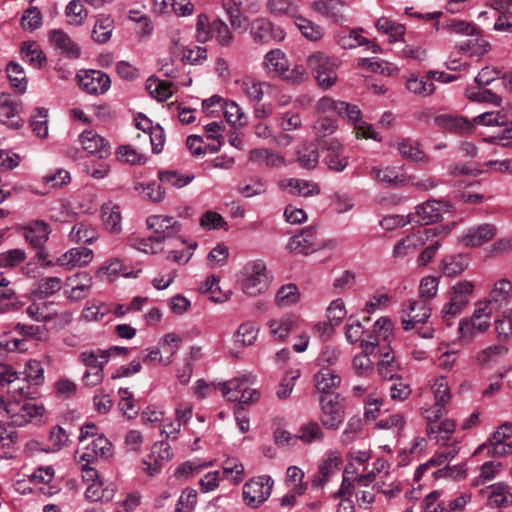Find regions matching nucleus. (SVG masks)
I'll list each match as a JSON object with an SVG mask.
<instances>
[{
	"label": "nucleus",
	"instance_id": "33",
	"mask_svg": "<svg viewBox=\"0 0 512 512\" xmlns=\"http://www.w3.org/2000/svg\"><path fill=\"white\" fill-rule=\"evenodd\" d=\"M319 162V146L315 142H303L297 150V163L303 169L312 170Z\"/></svg>",
	"mask_w": 512,
	"mask_h": 512
},
{
	"label": "nucleus",
	"instance_id": "34",
	"mask_svg": "<svg viewBox=\"0 0 512 512\" xmlns=\"http://www.w3.org/2000/svg\"><path fill=\"white\" fill-rule=\"evenodd\" d=\"M115 492V484L104 486L103 481H94L86 488L85 498L91 502L107 503L114 498Z\"/></svg>",
	"mask_w": 512,
	"mask_h": 512
},
{
	"label": "nucleus",
	"instance_id": "37",
	"mask_svg": "<svg viewBox=\"0 0 512 512\" xmlns=\"http://www.w3.org/2000/svg\"><path fill=\"white\" fill-rule=\"evenodd\" d=\"M469 265V258L464 254L448 255L442 259L441 272L448 277H455L464 272Z\"/></svg>",
	"mask_w": 512,
	"mask_h": 512
},
{
	"label": "nucleus",
	"instance_id": "14",
	"mask_svg": "<svg viewBox=\"0 0 512 512\" xmlns=\"http://www.w3.org/2000/svg\"><path fill=\"white\" fill-rule=\"evenodd\" d=\"M172 456L171 447L166 441L156 442L151 454L143 460L144 470L149 476H155L172 459Z\"/></svg>",
	"mask_w": 512,
	"mask_h": 512
},
{
	"label": "nucleus",
	"instance_id": "29",
	"mask_svg": "<svg viewBox=\"0 0 512 512\" xmlns=\"http://www.w3.org/2000/svg\"><path fill=\"white\" fill-rule=\"evenodd\" d=\"M50 232V227L46 222L35 220L25 228L24 236L32 247L40 248L49 239Z\"/></svg>",
	"mask_w": 512,
	"mask_h": 512
},
{
	"label": "nucleus",
	"instance_id": "60",
	"mask_svg": "<svg viewBox=\"0 0 512 512\" xmlns=\"http://www.w3.org/2000/svg\"><path fill=\"white\" fill-rule=\"evenodd\" d=\"M508 353V347L502 344L489 346L477 354V362L484 366L497 362Z\"/></svg>",
	"mask_w": 512,
	"mask_h": 512
},
{
	"label": "nucleus",
	"instance_id": "32",
	"mask_svg": "<svg viewBox=\"0 0 512 512\" xmlns=\"http://www.w3.org/2000/svg\"><path fill=\"white\" fill-rule=\"evenodd\" d=\"M68 280L72 285L71 290L67 293L68 299L71 301H79L89 295L93 284V279L89 274H76Z\"/></svg>",
	"mask_w": 512,
	"mask_h": 512
},
{
	"label": "nucleus",
	"instance_id": "52",
	"mask_svg": "<svg viewBox=\"0 0 512 512\" xmlns=\"http://www.w3.org/2000/svg\"><path fill=\"white\" fill-rule=\"evenodd\" d=\"M70 238L76 243L91 244L98 238V232L90 224L77 223L70 232Z\"/></svg>",
	"mask_w": 512,
	"mask_h": 512
},
{
	"label": "nucleus",
	"instance_id": "46",
	"mask_svg": "<svg viewBox=\"0 0 512 512\" xmlns=\"http://www.w3.org/2000/svg\"><path fill=\"white\" fill-rule=\"evenodd\" d=\"M33 294L39 298H47L62 288V280L59 277H44L39 279L35 284Z\"/></svg>",
	"mask_w": 512,
	"mask_h": 512
},
{
	"label": "nucleus",
	"instance_id": "26",
	"mask_svg": "<svg viewBox=\"0 0 512 512\" xmlns=\"http://www.w3.org/2000/svg\"><path fill=\"white\" fill-rule=\"evenodd\" d=\"M280 186L292 196L310 197L320 193V188L316 183L303 179H286L281 182Z\"/></svg>",
	"mask_w": 512,
	"mask_h": 512
},
{
	"label": "nucleus",
	"instance_id": "63",
	"mask_svg": "<svg viewBox=\"0 0 512 512\" xmlns=\"http://www.w3.org/2000/svg\"><path fill=\"white\" fill-rule=\"evenodd\" d=\"M459 49L469 56H483L490 49V44L482 37H476L462 42Z\"/></svg>",
	"mask_w": 512,
	"mask_h": 512
},
{
	"label": "nucleus",
	"instance_id": "59",
	"mask_svg": "<svg viewBox=\"0 0 512 512\" xmlns=\"http://www.w3.org/2000/svg\"><path fill=\"white\" fill-rule=\"evenodd\" d=\"M300 293L295 284L282 286L276 294L275 301L280 307H289L299 301Z\"/></svg>",
	"mask_w": 512,
	"mask_h": 512
},
{
	"label": "nucleus",
	"instance_id": "45",
	"mask_svg": "<svg viewBox=\"0 0 512 512\" xmlns=\"http://www.w3.org/2000/svg\"><path fill=\"white\" fill-rule=\"evenodd\" d=\"M400 364L395 360V356L390 351L381 352V359L378 362V373L384 380H394L399 376Z\"/></svg>",
	"mask_w": 512,
	"mask_h": 512
},
{
	"label": "nucleus",
	"instance_id": "9",
	"mask_svg": "<svg viewBox=\"0 0 512 512\" xmlns=\"http://www.w3.org/2000/svg\"><path fill=\"white\" fill-rule=\"evenodd\" d=\"M222 6L226 11L231 26L235 30L245 31L248 27V19L243 16L241 10L256 12L258 9L256 0H222Z\"/></svg>",
	"mask_w": 512,
	"mask_h": 512
},
{
	"label": "nucleus",
	"instance_id": "27",
	"mask_svg": "<svg viewBox=\"0 0 512 512\" xmlns=\"http://www.w3.org/2000/svg\"><path fill=\"white\" fill-rule=\"evenodd\" d=\"M362 28H344L334 32L333 37L335 42L343 49H353L361 45L370 44V40L363 37Z\"/></svg>",
	"mask_w": 512,
	"mask_h": 512
},
{
	"label": "nucleus",
	"instance_id": "4",
	"mask_svg": "<svg viewBox=\"0 0 512 512\" xmlns=\"http://www.w3.org/2000/svg\"><path fill=\"white\" fill-rule=\"evenodd\" d=\"M273 484L272 478L268 475H261L248 480L242 491L245 504L252 509L259 508L270 497Z\"/></svg>",
	"mask_w": 512,
	"mask_h": 512
},
{
	"label": "nucleus",
	"instance_id": "15",
	"mask_svg": "<svg viewBox=\"0 0 512 512\" xmlns=\"http://www.w3.org/2000/svg\"><path fill=\"white\" fill-rule=\"evenodd\" d=\"M79 142L83 150L100 159H105L111 155L109 142L94 130L83 131L79 135Z\"/></svg>",
	"mask_w": 512,
	"mask_h": 512
},
{
	"label": "nucleus",
	"instance_id": "25",
	"mask_svg": "<svg viewBox=\"0 0 512 512\" xmlns=\"http://www.w3.org/2000/svg\"><path fill=\"white\" fill-rule=\"evenodd\" d=\"M93 259V252L86 247L72 248L57 258L56 263L63 267H81L89 264Z\"/></svg>",
	"mask_w": 512,
	"mask_h": 512
},
{
	"label": "nucleus",
	"instance_id": "5",
	"mask_svg": "<svg viewBox=\"0 0 512 512\" xmlns=\"http://www.w3.org/2000/svg\"><path fill=\"white\" fill-rule=\"evenodd\" d=\"M473 290L474 284L466 280L460 281L452 287L449 302L441 311L444 321L449 323L455 316L462 313L470 301Z\"/></svg>",
	"mask_w": 512,
	"mask_h": 512
},
{
	"label": "nucleus",
	"instance_id": "40",
	"mask_svg": "<svg viewBox=\"0 0 512 512\" xmlns=\"http://www.w3.org/2000/svg\"><path fill=\"white\" fill-rule=\"evenodd\" d=\"M263 64L269 74L281 77L287 68L288 60L284 52L274 49L265 55Z\"/></svg>",
	"mask_w": 512,
	"mask_h": 512
},
{
	"label": "nucleus",
	"instance_id": "51",
	"mask_svg": "<svg viewBox=\"0 0 512 512\" xmlns=\"http://www.w3.org/2000/svg\"><path fill=\"white\" fill-rule=\"evenodd\" d=\"M295 25L298 27L302 35L310 41H319L324 36V29L321 25L302 16L295 18Z\"/></svg>",
	"mask_w": 512,
	"mask_h": 512
},
{
	"label": "nucleus",
	"instance_id": "43",
	"mask_svg": "<svg viewBox=\"0 0 512 512\" xmlns=\"http://www.w3.org/2000/svg\"><path fill=\"white\" fill-rule=\"evenodd\" d=\"M249 160L267 167H279L284 163V158L280 154L266 148L252 149L249 152Z\"/></svg>",
	"mask_w": 512,
	"mask_h": 512
},
{
	"label": "nucleus",
	"instance_id": "36",
	"mask_svg": "<svg viewBox=\"0 0 512 512\" xmlns=\"http://www.w3.org/2000/svg\"><path fill=\"white\" fill-rule=\"evenodd\" d=\"M512 503V493L508 485L499 482L490 486L487 505L491 508H505Z\"/></svg>",
	"mask_w": 512,
	"mask_h": 512
},
{
	"label": "nucleus",
	"instance_id": "7",
	"mask_svg": "<svg viewBox=\"0 0 512 512\" xmlns=\"http://www.w3.org/2000/svg\"><path fill=\"white\" fill-rule=\"evenodd\" d=\"M311 8L321 17L336 25L349 21V4L343 0H315Z\"/></svg>",
	"mask_w": 512,
	"mask_h": 512
},
{
	"label": "nucleus",
	"instance_id": "28",
	"mask_svg": "<svg viewBox=\"0 0 512 512\" xmlns=\"http://www.w3.org/2000/svg\"><path fill=\"white\" fill-rule=\"evenodd\" d=\"M20 378L18 373L14 371L11 367H4V369L0 372V385L3 383H7L11 385L9 389V393L12 394V397L16 400L17 397L32 399V395L34 394L31 391V385L26 386L14 385Z\"/></svg>",
	"mask_w": 512,
	"mask_h": 512
},
{
	"label": "nucleus",
	"instance_id": "12",
	"mask_svg": "<svg viewBox=\"0 0 512 512\" xmlns=\"http://www.w3.org/2000/svg\"><path fill=\"white\" fill-rule=\"evenodd\" d=\"M392 322L387 317L379 318L365 339H362L360 346L366 354H372L381 341H387L392 335Z\"/></svg>",
	"mask_w": 512,
	"mask_h": 512
},
{
	"label": "nucleus",
	"instance_id": "39",
	"mask_svg": "<svg viewBox=\"0 0 512 512\" xmlns=\"http://www.w3.org/2000/svg\"><path fill=\"white\" fill-rule=\"evenodd\" d=\"M490 324L487 318L475 321L474 318L462 319L459 323L460 337L466 342H471L477 333L485 332Z\"/></svg>",
	"mask_w": 512,
	"mask_h": 512
},
{
	"label": "nucleus",
	"instance_id": "1",
	"mask_svg": "<svg viewBox=\"0 0 512 512\" xmlns=\"http://www.w3.org/2000/svg\"><path fill=\"white\" fill-rule=\"evenodd\" d=\"M271 278L266 264L262 260L248 261L239 273L241 289L248 296H258L266 292Z\"/></svg>",
	"mask_w": 512,
	"mask_h": 512
},
{
	"label": "nucleus",
	"instance_id": "8",
	"mask_svg": "<svg viewBox=\"0 0 512 512\" xmlns=\"http://www.w3.org/2000/svg\"><path fill=\"white\" fill-rule=\"evenodd\" d=\"M76 78L82 90L92 95H103L111 86L110 77L100 70H79Z\"/></svg>",
	"mask_w": 512,
	"mask_h": 512
},
{
	"label": "nucleus",
	"instance_id": "41",
	"mask_svg": "<svg viewBox=\"0 0 512 512\" xmlns=\"http://www.w3.org/2000/svg\"><path fill=\"white\" fill-rule=\"evenodd\" d=\"M372 179L388 187H398L404 183L403 175H400L392 167H373L370 171Z\"/></svg>",
	"mask_w": 512,
	"mask_h": 512
},
{
	"label": "nucleus",
	"instance_id": "55",
	"mask_svg": "<svg viewBox=\"0 0 512 512\" xmlns=\"http://www.w3.org/2000/svg\"><path fill=\"white\" fill-rule=\"evenodd\" d=\"M134 190L143 194V198L155 203L163 201L166 196L165 189L155 181L148 184L136 183Z\"/></svg>",
	"mask_w": 512,
	"mask_h": 512
},
{
	"label": "nucleus",
	"instance_id": "50",
	"mask_svg": "<svg viewBox=\"0 0 512 512\" xmlns=\"http://www.w3.org/2000/svg\"><path fill=\"white\" fill-rule=\"evenodd\" d=\"M23 305L24 302L13 287H4L3 293H0V313L18 311Z\"/></svg>",
	"mask_w": 512,
	"mask_h": 512
},
{
	"label": "nucleus",
	"instance_id": "6",
	"mask_svg": "<svg viewBox=\"0 0 512 512\" xmlns=\"http://www.w3.org/2000/svg\"><path fill=\"white\" fill-rule=\"evenodd\" d=\"M440 232L439 227L424 228L402 238L394 246L393 256L402 258L415 252L418 248L432 241Z\"/></svg>",
	"mask_w": 512,
	"mask_h": 512
},
{
	"label": "nucleus",
	"instance_id": "16",
	"mask_svg": "<svg viewBox=\"0 0 512 512\" xmlns=\"http://www.w3.org/2000/svg\"><path fill=\"white\" fill-rule=\"evenodd\" d=\"M43 413L44 407L32 402H24L21 406L18 402H14L7 409V415L11 419V424L18 427L26 425L33 418L41 416Z\"/></svg>",
	"mask_w": 512,
	"mask_h": 512
},
{
	"label": "nucleus",
	"instance_id": "2",
	"mask_svg": "<svg viewBox=\"0 0 512 512\" xmlns=\"http://www.w3.org/2000/svg\"><path fill=\"white\" fill-rule=\"evenodd\" d=\"M307 65L311 69L318 85L322 89H329L337 81V61L322 52H316L307 58Z\"/></svg>",
	"mask_w": 512,
	"mask_h": 512
},
{
	"label": "nucleus",
	"instance_id": "48",
	"mask_svg": "<svg viewBox=\"0 0 512 512\" xmlns=\"http://www.w3.org/2000/svg\"><path fill=\"white\" fill-rule=\"evenodd\" d=\"M250 376L244 375L242 378H233L226 382L220 383V390L223 396L227 397L229 401H236L238 395L249 387L246 384L249 382Z\"/></svg>",
	"mask_w": 512,
	"mask_h": 512
},
{
	"label": "nucleus",
	"instance_id": "62",
	"mask_svg": "<svg viewBox=\"0 0 512 512\" xmlns=\"http://www.w3.org/2000/svg\"><path fill=\"white\" fill-rule=\"evenodd\" d=\"M304 472L297 466H289L286 471V483L298 495L304 494L307 489V483L303 482Z\"/></svg>",
	"mask_w": 512,
	"mask_h": 512
},
{
	"label": "nucleus",
	"instance_id": "17",
	"mask_svg": "<svg viewBox=\"0 0 512 512\" xmlns=\"http://www.w3.org/2000/svg\"><path fill=\"white\" fill-rule=\"evenodd\" d=\"M404 305L407 306L408 318L402 319V327L406 331L425 324L431 316V307L426 301L409 300Z\"/></svg>",
	"mask_w": 512,
	"mask_h": 512
},
{
	"label": "nucleus",
	"instance_id": "47",
	"mask_svg": "<svg viewBox=\"0 0 512 512\" xmlns=\"http://www.w3.org/2000/svg\"><path fill=\"white\" fill-rule=\"evenodd\" d=\"M378 31L389 36L391 42L400 41L405 34V26L389 19L381 17L375 24Z\"/></svg>",
	"mask_w": 512,
	"mask_h": 512
},
{
	"label": "nucleus",
	"instance_id": "58",
	"mask_svg": "<svg viewBox=\"0 0 512 512\" xmlns=\"http://www.w3.org/2000/svg\"><path fill=\"white\" fill-rule=\"evenodd\" d=\"M158 178L162 183L169 184L175 188H182L192 182L194 174L183 175L174 170H161L158 172Z\"/></svg>",
	"mask_w": 512,
	"mask_h": 512
},
{
	"label": "nucleus",
	"instance_id": "20",
	"mask_svg": "<svg viewBox=\"0 0 512 512\" xmlns=\"http://www.w3.org/2000/svg\"><path fill=\"white\" fill-rule=\"evenodd\" d=\"M342 464V456L337 451H331L319 464L318 471L312 479L313 488H322L328 482L331 475L335 474Z\"/></svg>",
	"mask_w": 512,
	"mask_h": 512
},
{
	"label": "nucleus",
	"instance_id": "57",
	"mask_svg": "<svg viewBox=\"0 0 512 512\" xmlns=\"http://www.w3.org/2000/svg\"><path fill=\"white\" fill-rule=\"evenodd\" d=\"M6 72L13 88L19 93H24L27 89V80L23 67L18 63L10 62Z\"/></svg>",
	"mask_w": 512,
	"mask_h": 512
},
{
	"label": "nucleus",
	"instance_id": "56",
	"mask_svg": "<svg viewBox=\"0 0 512 512\" xmlns=\"http://www.w3.org/2000/svg\"><path fill=\"white\" fill-rule=\"evenodd\" d=\"M102 220L105 227L112 233H119L121 230V214L120 209L116 205L102 206Z\"/></svg>",
	"mask_w": 512,
	"mask_h": 512
},
{
	"label": "nucleus",
	"instance_id": "54",
	"mask_svg": "<svg viewBox=\"0 0 512 512\" xmlns=\"http://www.w3.org/2000/svg\"><path fill=\"white\" fill-rule=\"evenodd\" d=\"M172 83L150 77L146 82V90L158 101H166L173 94Z\"/></svg>",
	"mask_w": 512,
	"mask_h": 512
},
{
	"label": "nucleus",
	"instance_id": "24",
	"mask_svg": "<svg viewBox=\"0 0 512 512\" xmlns=\"http://www.w3.org/2000/svg\"><path fill=\"white\" fill-rule=\"evenodd\" d=\"M341 383V377L331 368H321L314 375V387L322 395H335L333 390Z\"/></svg>",
	"mask_w": 512,
	"mask_h": 512
},
{
	"label": "nucleus",
	"instance_id": "42",
	"mask_svg": "<svg viewBox=\"0 0 512 512\" xmlns=\"http://www.w3.org/2000/svg\"><path fill=\"white\" fill-rule=\"evenodd\" d=\"M512 297V283L507 279H500L495 284L490 293V303L496 309L507 305Z\"/></svg>",
	"mask_w": 512,
	"mask_h": 512
},
{
	"label": "nucleus",
	"instance_id": "30",
	"mask_svg": "<svg viewBox=\"0 0 512 512\" xmlns=\"http://www.w3.org/2000/svg\"><path fill=\"white\" fill-rule=\"evenodd\" d=\"M271 334L275 339L283 341L291 332L299 327V319L292 314L268 322Z\"/></svg>",
	"mask_w": 512,
	"mask_h": 512
},
{
	"label": "nucleus",
	"instance_id": "21",
	"mask_svg": "<svg viewBox=\"0 0 512 512\" xmlns=\"http://www.w3.org/2000/svg\"><path fill=\"white\" fill-rule=\"evenodd\" d=\"M251 35L254 41L265 44L272 40L281 41L284 39V32L279 27L265 18H257L251 24Z\"/></svg>",
	"mask_w": 512,
	"mask_h": 512
},
{
	"label": "nucleus",
	"instance_id": "31",
	"mask_svg": "<svg viewBox=\"0 0 512 512\" xmlns=\"http://www.w3.org/2000/svg\"><path fill=\"white\" fill-rule=\"evenodd\" d=\"M50 41L55 48L61 50V53L68 58L76 59L80 56V47L62 30H52Z\"/></svg>",
	"mask_w": 512,
	"mask_h": 512
},
{
	"label": "nucleus",
	"instance_id": "61",
	"mask_svg": "<svg viewBox=\"0 0 512 512\" xmlns=\"http://www.w3.org/2000/svg\"><path fill=\"white\" fill-rule=\"evenodd\" d=\"M23 375V381L34 386H38L44 382V369L42 364L37 360H29L25 364Z\"/></svg>",
	"mask_w": 512,
	"mask_h": 512
},
{
	"label": "nucleus",
	"instance_id": "13",
	"mask_svg": "<svg viewBox=\"0 0 512 512\" xmlns=\"http://www.w3.org/2000/svg\"><path fill=\"white\" fill-rule=\"evenodd\" d=\"M146 222L148 227L153 230V236L158 238L162 245L164 241L176 237L181 230V225L169 216L152 215L147 218Z\"/></svg>",
	"mask_w": 512,
	"mask_h": 512
},
{
	"label": "nucleus",
	"instance_id": "53",
	"mask_svg": "<svg viewBox=\"0 0 512 512\" xmlns=\"http://www.w3.org/2000/svg\"><path fill=\"white\" fill-rule=\"evenodd\" d=\"M21 54L24 60L36 68L42 67L46 62V56L36 42H24L21 47Z\"/></svg>",
	"mask_w": 512,
	"mask_h": 512
},
{
	"label": "nucleus",
	"instance_id": "44",
	"mask_svg": "<svg viewBox=\"0 0 512 512\" xmlns=\"http://www.w3.org/2000/svg\"><path fill=\"white\" fill-rule=\"evenodd\" d=\"M397 149L400 155L412 162L427 161L425 153L420 149V144L410 138H403L397 143Z\"/></svg>",
	"mask_w": 512,
	"mask_h": 512
},
{
	"label": "nucleus",
	"instance_id": "38",
	"mask_svg": "<svg viewBox=\"0 0 512 512\" xmlns=\"http://www.w3.org/2000/svg\"><path fill=\"white\" fill-rule=\"evenodd\" d=\"M109 358V351H103L102 349L86 350L79 354V361L87 367V370L91 371H96L99 368L104 371Z\"/></svg>",
	"mask_w": 512,
	"mask_h": 512
},
{
	"label": "nucleus",
	"instance_id": "11",
	"mask_svg": "<svg viewBox=\"0 0 512 512\" xmlns=\"http://www.w3.org/2000/svg\"><path fill=\"white\" fill-rule=\"evenodd\" d=\"M323 163L329 170L342 172L348 166L349 157L345 154L342 144L334 139H328L323 142Z\"/></svg>",
	"mask_w": 512,
	"mask_h": 512
},
{
	"label": "nucleus",
	"instance_id": "19",
	"mask_svg": "<svg viewBox=\"0 0 512 512\" xmlns=\"http://www.w3.org/2000/svg\"><path fill=\"white\" fill-rule=\"evenodd\" d=\"M432 389L435 397V404L426 411V418L428 421H431L432 419L438 420L443 413L445 405L451 398L450 388L445 377L438 378L434 382Z\"/></svg>",
	"mask_w": 512,
	"mask_h": 512
},
{
	"label": "nucleus",
	"instance_id": "10",
	"mask_svg": "<svg viewBox=\"0 0 512 512\" xmlns=\"http://www.w3.org/2000/svg\"><path fill=\"white\" fill-rule=\"evenodd\" d=\"M497 233L498 229L494 224L483 223L465 229L460 236V242L467 247H480L493 240Z\"/></svg>",
	"mask_w": 512,
	"mask_h": 512
},
{
	"label": "nucleus",
	"instance_id": "3",
	"mask_svg": "<svg viewBox=\"0 0 512 512\" xmlns=\"http://www.w3.org/2000/svg\"><path fill=\"white\" fill-rule=\"evenodd\" d=\"M320 403V422L329 430H337L345 419L344 398L340 394L322 395Z\"/></svg>",
	"mask_w": 512,
	"mask_h": 512
},
{
	"label": "nucleus",
	"instance_id": "49",
	"mask_svg": "<svg viewBox=\"0 0 512 512\" xmlns=\"http://www.w3.org/2000/svg\"><path fill=\"white\" fill-rule=\"evenodd\" d=\"M23 305L24 302L13 287H4L3 293H0V313L18 311Z\"/></svg>",
	"mask_w": 512,
	"mask_h": 512
},
{
	"label": "nucleus",
	"instance_id": "64",
	"mask_svg": "<svg viewBox=\"0 0 512 512\" xmlns=\"http://www.w3.org/2000/svg\"><path fill=\"white\" fill-rule=\"evenodd\" d=\"M497 337L501 341H508L512 336V309L505 310L502 317L495 320Z\"/></svg>",
	"mask_w": 512,
	"mask_h": 512
},
{
	"label": "nucleus",
	"instance_id": "35",
	"mask_svg": "<svg viewBox=\"0 0 512 512\" xmlns=\"http://www.w3.org/2000/svg\"><path fill=\"white\" fill-rule=\"evenodd\" d=\"M113 30L114 19L109 15L100 14L95 20L91 37L96 43L105 44L111 39Z\"/></svg>",
	"mask_w": 512,
	"mask_h": 512
},
{
	"label": "nucleus",
	"instance_id": "18",
	"mask_svg": "<svg viewBox=\"0 0 512 512\" xmlns=\"http://www.w3.org/2000/svg\"><path fill=\"white\" fill-rule=\"evenodd\" d=\"M442 217V211L440 209V202L438 201H426L416 206L415 211L408 215V222L411 224H417L421 226L430 225L436 223Z\"/></svg>",
	"mask_w": 512,
	"mask_h": 512
},
{
	"label": "nucleus",
	"instance_id": "23",
	"mask_svg": "<svg viewBox=\"0 0 512 512\" xmlns=\"http://www.w3.org/2000/svg\"><path fill=\"white\" fill-rule=\"evenodd\" d=\"M434 122L437 127L450 133L466 134L474 129L473 123L462 116L442 114L435 117Z\"/></svg>",
	"mask_w": 512,
	"mask_h": 512
},
{
	"label": "nucleus",
	"instance_id": "22",
	"mask_svg": "<svg viewBox=\"0 0 512 512\" xmlns=\"http://www.w3.org/2000/svg\"><path fill=\"white\" fill-rule=\"evenodd\" d=\"M316 230L314 227L303 228L298 235L290 238L287 248L296 254L309 255L316 250Z\"/></svg>",
	"mask_w": 512,
	"mask_h": 512
}]
</instances>
